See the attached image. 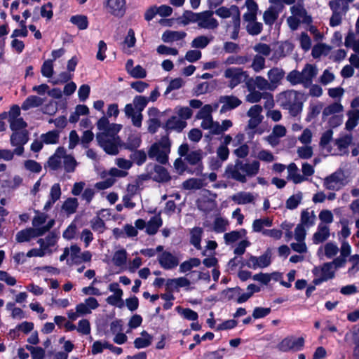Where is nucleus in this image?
Listing matches in <instances>:
<instances>
[{"label": "nucleus", "instance_id": "obj_1", "mask_svg": "<svg viewBox=\"0 0 359 359\" xmlns=\"http://www.w3.org/2000/svg\"><path fill=\"white\" fill-rule=\"evenodd\" d=\"M260 170V163L257 160L236 159L233 163H229L224 171L227 179L233 180L240 183H245L248 178L256 176Z\"/></svg>", "mask_w": 359, "mask_h": 359}, {"label": "nucleus", "instance_id": "obj_2", "mask_svg": "<svg viewBox=\"0 0 359 359\" xmlns=\"http://www.w3.org/2000/svg\"><path fill=\"white\" fill-rule=\"evenodd\" d=\"M304 94L294 90H287L278 95L280 107L288 111L292 116H297L302 110Z\"/></svg>", "mask_w": 359, "mask_h": 359}, {"label": "nucleus", "instance_id": "obj_3", "mask_svg": "<svg viewBox=\"0 0 359 359\" xmlns=\"http://www.w3.org/2000/svg\"><path fill=\"white\" fill-rule=\"evenodd\" d=\"M170 151V142L168 137H163L159 142L154 144L149 150V157L165 164Z\"/></svg>", "mask_w": 359, "mask_h": 359}, {"label": "nucleus", "instance_id": "obj_4", "mask_svg": "<svg viewBox=\"0 0 359 359\" xmlns=\"http://www.w3.org/2000/svg\"><path fill=\"white\" fill-rule=\"evenodd\" d=\"M96 139L99 145L108 154L116 155L118 153V146L120 144L118 136L110 135V134L107 133H100L97 134Z\"/></svg>", "mask_w": 359, "mask_h": 359}, {"label": "nucleus", "instance_id": "obj_5", "mask_svg": "<svg viewBox=\"0 0 359 359\" xmlns=\"http://www.w3.org/2000/svg\"><path fill=\"white\" fill-rule=\"evenodd\" d=\"M224 76L228 80V87L233 89L244 81L248 74L242 68L232 67L224 70Z\"/></svg>", "mask_w": 359, "mask_h": 359}, {"label": "nucleus", "instance_id": "obj_6", "mask_svg": "<svg viewBox=\"0 0 359 359\" xmlns=\"http://www.w3.org/2000/svg\"><path fill=\"white\" fill-rule=\"evenodd\" d=\"M329 6L332 11L330 18V25L331 27H336L341 24L343 17L347 13L349 6L343 3L341 0H332L329 3Z\"/></svg>", "mask_w": 359, "mask_h": 359}, {"label": "nucleus", "instance_id": "obj_7", "mask_svg": "<svg viewBox=\"0 0 359 359\" xmlns=\"http://www.w3.org/2000/svg\"><path fill=\"white\" fill-rule=\"evenodd\" d=\"M347 184L346 177L341 170H337L324 179L323 186L325 189L339 191Z\"/></svg>", "mask_w": 359, "mask_h": 359}, {"label": "nucleus", "instance_id": "obj_8", "mask_svg": "<svg viewBox=\"0 0 359 359\" xmlns=\"http://www.w3.org/2000/svg\"><path fill=\"white\" fill-rule=\"evenodd\" d=\"M312 272L315 276L313 280L315 285H320L325 281L332 279L335 274L334 269L330 262L314 267Z\"/></svg>", "mask_w": 359, "mask_h": 359}, {"label": "nucleus", "instance_id": "obj_9", "mask_svg": "<svg viewBox=\"0 0 359 359\" xmlns=\"http://www.w3.org/2000/svg\"><path fill=\"white\" fill-rule=\"evenodd\" d=\"M353 137L351 135H345L333 142V147L329 149V153L334 156H343L348 154V147L351 144Z\"/></svg>", "mask_w": 359, "mask_h": 359}, {"label": "nucleus", "instance_id": "obj_10", "mask_svg": "<svg viewBox=\"0 0 359 359\" xmlns=\"http://www.w3.org/2000/svg\"><path fill=\"white\" fill-rule=\"evenodd\" d=\"M29 140V135L27 130L13 132L11 135L10 142L12 147L15 148V153L17 156H22L24 153V145Z\"/></svg>", "mask_w": 359, "mask_h": 359}, {"label": "nucleus", "instance_id": "obj_11", "mask_svg": "<svg viewBox=\"0 0 359 359\" xmlns=\"http://www.w3.org/2000/svg\"><path fill=\"white\" fill-rule=\"evenodd\" d=\"M262 111L263 108L259 104H255L249 109L247 111V116L250 118L247 126L248 129L255 130L263 121Z\"/></svg>", "mask_w": 359, "mask_h": 359}, {"label": "nucleus", "instance_id": "obj_12", "mask_svg": "<svg viewBox=\"0 0 359 359\" xmlns=\"http://www.w3.org/2000/svg\"><path fill=\"white\" fill-rule=\"evenodd\" d=\"M304 339L303 337H290L284 339L278 345V348L284 352L298 351L303 348Z\"/></svg>", "mask_w": 359, "mask_h": 359}, {"label": "nucleus", "instance_id": "obj_13", "mask_svg": "<svg viewBox=\"0 0 359 359\" xmlns=\"http://www.w3.org/2000/svg\"><path fill=\"white\" fill-rule=\"evenodd\" d=\"M271 262V256L269 252H265L259 257L250 255L246 261L245 265L252 269H263L269 266Z\"/></svg>", "mask_w": 359, "mask_h": 359}, {"label": "nucleus", "instance_id": "obj_14", "mask_svg": "<svg viewBox=\"0 0 359 359\" xmlns=\"http://www.w3.org/2000/svg\"><path fill=\"white\" fill-rule=\"evenodd\" d=\"M214 12L205 11L199 13L198 26L200 28L206 29H215L218 27L219 22L213 17Z\"/></svg>", "mask_w": 359, "mask_h": 359}, {"label": "nucleus", "instance_id": "obj_15", "mask_svg": "<svg viewBox=\"0 0 359 359\" xmlns=\"http://www.w3.org/2000/svg\"><path fill=\"white\" fill-rule=\"evenodd\" d=\"M47 232V229H39L27 228L18 231L15 236V240L18 243L28 242L32 238L43 236Z\"/></svg>", "mask_w": 359, "mask_h": 359}, {"label": "nucleus", "instance_id": "obj_16", "mask_svg": "<svg viewBox=\"0 0 359 359\" xmlns=\"http://www.w3.org/2000/svg\"><path fill=\"white\" fill-rule=\"evenodd\" d=\"M100 306L98 301L93 297H90L84 299L83 302L76 306V310L79 313L81 316L90 314L93 310H95Z\"/></svg>", "mask_w": 359, "mask_h": 359}, {"label": "nucleus", "instance_id": "obj_17", "mask_svg": "<svg viewBox=\"0 0 359 359\" xmlns=\"http://www.w3.org/2000/svg\"><path fill=\"white\" fill-rule=\"evenodd\" d=\"M318 73V69L316 65L307 63L301 71L303 86L306 88L310 86Z\"/></svg>", "mask_w": 359, "mask_h": 359}, {"label": "nucleus", "instance_id": "obj_18", "mask_svg": "<svg viewBox=\"0 0 359 359\" xmlns=\"http://www.w3.org/2000/svg\"><path fill=\"white\" fill-rule=\"evenodd\" d=\"M219 102L222 104L221 114L232 110L242 104V101L234 95H222L219 98Z\"/></svg>", "mask_w": 359, "mask_h": 359}, {"label": "nucleus", "instance_id": "obj_19", "mask_svg": "<svg viewBox=\"0 0 359 359\" xmlns=\"http://www.w3.org/2000/svg\"><path fill=\"white\" fill-rule=\"evenodd\" d=\"M48 215L43 212H36L32 219V229H47V232L54 226L55 220L51 219L47 222Z\"/></svg>", "mask_w": 359, "mask_h": 359}, {"label": "nucleus", "instance_id": "obj_20", "mask_svg": "<svg viewBox=\"0 0 359 359\" xmlns=\"http://www.w3.org/2000/svg\"><path fill=\"white\" fill-rule=\"evenodd\" d=\"M66 150L63 147H58L53 155L49 157L45 168H48L51 170H58L62 168V160Z\"/></svg>", "mask_w": 359, "mask_h": 359}, {"label": "nucleus", "instance_id": "obj_21", "mask_svg": "<svg viewBox=\"0 0 359 359\" xmlns=\"http://www.w3.org/2000/svg\"><path fill=\"white\" fill-rule=\"evenodd\" d=\"M126 0H107V8L111 15L122 17L126 9Z\"/></svg>", "mask_w": 359, "mask_h": 359}, {"label": "nucleus", "instance_id": "obj_22", "mask_svg": "<svg viewBox=\"0 0 359 359\" xmlns=\"http://www.w3.org/2000/svg\"><path fill=\"white\" fill-rule=\"evenodd\" d=\"M290 10L292 15L299 19L302 23L309 24L311 22V18L307 14L302 0L299 1L297 4H294Z\"/></svg>", "mask_w": 359, "mask_h": 359}, {"label": "nucleus", "instance_id": "obj_23", "mask_svg": "<svg viewBox=\"0 0 359 359\" xmlns=\"http://www.w3.org/2000/svg\"><path fill=\"white\" fill-rule=\"evenodd\" d=\"M58 234L54 231H52L48 234L45 238H39L37 241V243L40 247L43 248V250L46 251L48 255L53 252L52 248L55 247L58 240Z\"/></svg>", "mask_w": 359, "mask_h": 359}, {"label": "nucleus", "instance_id": "obj_24", "mask_svg": "<svg viewBox=\"0 0 359 359\" xmlns=\"http://www.w3.org/2000/svg\"><path fill=\"white\" fill-rule=\"evenodd\" d=\"M160 265L165 269H172L179 264V259L169 252H163L158 257Z\"/></svg>", "mask_w": 359, "mask_h": 359}, {"label": "nucleus", "instance_id": "obj_25", "mask_svg": "<svg viewBox=\"0 0 359 359\" xmlns=\"http://www.w3.org/2000/svg\"><path fill=\"white\" fill-rule=\"evenodd\" d=\"M186 160L190 165H196L193 173H195L196 175H199L202 173V152L201 151H192L188 153L186 156Z\"/></svg>", "mask_w": 359, "mask_h": 359}, {"label": "nucleus", "instance_id": "obj_26", "mask_svg": "<svg viewBox=\"0 0 359 359\" xmlns=\"http://www.w3.org/2000/svg\"><path fill=\"white\" fill-rule=\"evenodd\" d=\"M330 236V226H325L323 224H318L316 231L313 235V243L314 244L322 243Z\"/></svg>", "mask_w": 359, "mask_h": 359}, {"label": "nucleus", "instance_id": "obj_27", "mask_svg": "<svg viewBox=\"0 0 359 359\" xmlns=\"http://www.w3.org/2000/svg\"><path fill=\"white\" fill-rule=\"evenodd\" d=\"M215 14L222 18L232 17V21L240 18V11L238 6H231L230 8L220 7L215 11Z\"/></svg>", "mask_w": 359, "mask_h": 359}, {"label": "nucleus", "instance_id": "obj_28", "mask_svg": "<svg viewBox=\"0 0 359 359\" xmlns=\"http://www.w3.org/2000/svg\"><path fill=\"white\" fill-rule=\"evenodd\" d=\"M285 76V72L279 67H273L267 72L269 81L271 83L272 88H276Z\"/></svg>", "mask_w": 359, "mask_h": 359}, {"label": "nucleus", "instance_id": "obj_29", "mask_svg": "<svg viewBox=\"0 0 359 359\" xmlns=\"http://www.w3.org/2000/svg\"><path fill=\"white\" fill-rule=\"evenodd\" d=\"M255 196L251 192L239 191L231 196V200L238 205L254 203Z\"/></svg>", "mask_w": 359, "mask_h": 359}, {"label": "nucleus", "instance_id": "obj_30", "mask_svg": "<svg viewBox=\"0 0 359 359\" xmlns=\"http://www.w3.org/2000/svg\"><path fill=\"white\" fill-rule=\"evenodd\" d=\"M287 179L294 184H299L306 180L305 176L299 173V168L294 163H291L287 166Z\"/></svg>", "mask_w": 359, "mask_h": 359}, {"label": "nucleus", "instance_id": "obj_31", "mask_svg": "<svg viewBox=\"0 0 359 359\" xmlns=\"http://www.w3.org/2000/svg\"><path fill=\"white\" fill-rule=\"evenodd\" d=\"M187 36L184 31L166 30L162 34V40L165 43H172L183 39Z\"/></svg>", "mask_w": 359, "mask_h": 359}, {"label": "nucleus", "instance_id": "obj_32", "mask_svg": "<svg viewBox=\"0 0 359 359\" xmlns=\"http://www.w3.org/2000/svg\"><path fill=\"white\" fill-rule=\"evenodd\" d=\"M45 102V99L36 95H30L27 97L22 102L21 108L27 111L32 108H36L41 106Z\"/></svg>", "mask_w": 359, "mask_h": 359}, {"label": "nucleus", "instance_id": "obj_33", "mask_svg": "<svg viewBox=\"0 0 359 359\" xmlns=\"http://www.w3.org/2000/svg\"><path fill=\"white\" fill-rule=\"evenodd\" d=\"M247 82H252V86H255V89L257 88L259 90H273V88L271 86V83H270L267 79L261 76L250 78Z\"/></svg>", "mask_w": 359, "mask_h": 359}, {"label": "nucleus", "instance_id": "obj_34", "mask_svg": "<svg viewBox=\"0 0 359 359\" xmlns=\"http://www.w3.org/2000/svg\"><path fill=\"white\" fill-rule=\"evenodd\" d=\"M186 126L187 122L175 116L170 117L165 123L167 130H172L177 132L182 131Z\"/></svg>", "mask_w": 359, "mask_h": 359}, {"label": "nucleus", "instance_id": "obj_35", "mask_svg": "<svg viewBox=\"0 0 359 359\" xmlns=\"http://www.w3.org/2000/svg\"><path fill=\"white\" fill-rule=\"evenodd\" d=\"M246 87L249 93L245 97V100L250 103H257L261 100L264 94L255 89L252 82H246Z\"/></svg>", "mask_w": 359, "mask_h": 359}, {"label": "nucleus", "instance_id": "obj_36", "mask_svg": "<svg viewBox=\"0 0 359 359\" xmlns=\"http://www.w3.org/2000/svg\"><path fill=\"white\" fill-rule=\"evenodd\" d=\"M316 219V215L313 211L304 210L302 212L300 223L303 226L310 228L315 224Z\"/></svg>", "mask_w": 359, "mask_h": 359}, {"label": "nucleus", "instance_id": "obj_37", "mask_svg": "<svg viewBox=\"0 0 359 359\" xmlns=\"http://www.w3.org/2000/svg\"><path fill=\"white\" fill-rule=\"evenodd\" d=\"M79 207V201L76 198H68L62 205V210L67 215H72L76 212Z\"/></svg>", "mask_w": 359, "mask_h": 359}, {"label": "nucleus", "instance_id": "obj_38", "mask_svg": "<svg viewBox=\"0 0 359 359\" xmlns=\"http://www.w3.org/2000/svg\"><path fill=\"white\" fill-rule=\"evenodd\" d=\"M348 120L345 123V128L347 130H351L357 126L359 122V109H351L346 114Z\"/></svg>", "mask_w": 359, "mask_h": 359}, {"label": "nucleus", "instance_id": "obj_39", "mask_svg": "<svg viewBox=\"0 0 359 359\" xmlns=\"http://www.w3.org/2000/svg\"><path fill=\"white\" fill-rule=\"evenodd\" d=\"M162 225V219L159 216H154L147 222L146 232L149 235L155 234Z\"/></svg>", "mask_w": 359, "mask_h": 359}, {"label": "nucleus", "instance_id": "obj_40", "mask_svg": "<svg viewBox=\"0 0 359 359\" xmlns=\"http://www.w3.org/2000/svg\"><path fill=\"white\" fill-rule=\"evenodd\" d=\"M273 224V221L269 217H264L254 220L252 223V229L255 232H262L265 230L264 227H271Z\"/></svg>", "mask_w": 359, "mask_h": 359}, {"label": "nucleus", "instance_id": "obj_41", "mask_svg": "<svg viewBox=\"0 0 359 359\" xmlns=\"http://www.w3.org/2000/svg\"><path fill=\"white\" fill-rule=\"evenodd\" d=\"M250 58L246 55H232L227 57L224 61L225 65H243L248 62Z\"/></svg>", "mask_w": 359, "mask_h": 359}, {"label": "nucleus", "instance_id": "obj_42", "mask_svg": "<svg viewBox=\"0 0 359 359\" xmlns=\"http://www.w3.org/2000/svg\"><path fill=\"white\" fill-rule=\"evenodd\" d=\"M152 341V337L146 331L141 333V337L135 339L134 345L137 348H143L149 346Z\"/></svg>", "mask_w": 359, "mask_h": 359}, {"label": "nucleus", "instance_id": "obj_43", "mask_svg": "<svg viewBox=\"0 0 359 359\" xmlns=\"http://www.w3.org/2000/svg\"><path fill=\"white\" fill-rule=\"evenodd\" d=\"M154 180L156 182H168L170 177L165 168L161 165H155L154 171Z\"/></svg>", "mask_w": 359, "mask_h": 359}, {"label": "nucleus", "instance_id": "obj_44", "mask_svg": "<svg viewBox=\"0 0 359 359\" xmlns=\"http://www.w3.org/2000/svg\"><path fill=\"white\" fill-rule=\"evenodd\" d=\"M63 167L66 172H74L78 165V162L75 158L70 155L66 154L63 156Z\"/></svg>", "mask_w": 359, "mask_h": 359}, {"label": "nucleus", "instance_id": "obj_45", "mask_svg": "<svg viewBox=\"0 0 359 359\" xmlns=\"http://www.w3.org/2000/svg\"><path fill=\"white\" fill-rule=\"evenodd\" d=\"M218 106V104H215L214 105L205 104L199 109L196 116V118L201 120L205 118L212 116V113L217 109Z\"/></svg>", "mask_w": 359, "mask_h": 359}, {"label": "nucleus", "instance_id": "obj_46", "mask_svg": "<svg viewBox=\"0 0 359 359\" xmlns=\"http://www.w3.org/2000/svg\"><path fill=\"white\" fill-rule=\"evenodd\" d=\"M190 243L198 250L201 248V241L203 234V229L200 227H195L191 231Z\"/></svg>", "mask_w": 359, "mask_h": 359}, {"label": "nucleus", "instance_id": "obj_47", "mask_svg": "<svg viewBox=\"0 0 359 359\" xmlns=\"http://www.w3.org/2000/svg\"><path fill=\"white\" fill-rule=\"evenodd\" d=\"M344 111V107L340 102H335L327 106L323 111V116H328L339 114Z\"/></svg>", "mask_w": 359, "mask_h": 359}, {"label": "nucleus", "instance_id": "obj_48", "mask_svg": "<svg viewBox=\"0 0 359 359\" xmlns=\"http://www.w3.org/2000/svg\"><path fill=\"white\" fill-rule=\"evenodd\" d=\"M202 121L201 123V127L203 130H210V133L212 134L215 133V132H217L218 130V122L214 121L212 116L205 118L203 119H201Z\"/></svg>", "mask_w": 359, "mask_h": 359}, {"label": "nucleus", "instance_id": "obj_49", "mask_svg": "<svg viewBox=\"0 0 359 359\" xmlns=\"http://www.w3.org/2000/svg\"><path fill=\"white\" fill-rule=\"evenodd\" d=\"M70 22L81 30L86 29L88 27V18L83 15H76L72 16Z\"/></svg>", "mask_w": 359, "mask_h": 359}, {"label": "nucleus", "instance_id": "obj_50", "mask_svg": "<svg viewBox=\"0 0 359 359\" xmlns=\"http://www.w3.org/2000/svg\"><path fill=\"white\" fill-rule=\"evenodd\" d=\"M330 50V46L325 43H318L313 46L311 55L314 58H319L322 55H327Z\"/></svg>", "mask_w": 359, "mask_h": 359}, {"label": "nucleus", "instance_id": "obj_51", "mask_svg": "<svg viewBox=\"0 0 359 359\" xmlns=\"http://www.w3.org/2000/svg\"><path fill=\"white\" fill-rule=\"evenodd\" d=\"M344 44L359 54V39L353 32H349L345 38Z\"/></svg>", "mask_w": 359, "mask_h": 359}, {"label": "nucleus", "instance_id": "obj_52", "mask_svg": "<svg viewBox=\"0 0 359 359\" xmlns=\"http://www.w3.org/2000/svg\"><path fill=\"white\" fill-rule=\"evenodd\" d=\"M229 225V222L226 219L217 217L213 222V230L216 233H223L227 230Z\"/></svg>", "mask_w": 359, "mask_h": 359}, {"label": "nucleus", "instance_id": "obj_53", "mask_svg": "<svg viewBox=\"0 0 359 359\" xmlns=\"http://www.w3.org/2000/svg\"><path fill=\"white\" fill-rule=\"evenodd\" d=\"M333 131L327 130L324 132L321 136L320 146L329 153V149L332 148L330 143L332 140Z\"/></svg>", "mask_w": 359, "mask_h": 359}, {"label": "nucleus", "instance_id": "obj_54", "mask_svg": "<svg viewBox=\"0 0 359 359\" xmlns=\"http://www.w3.org/2000/svg\"><path fill=\"white\" fill-rule=\"evenodd\" d=\"M203 186V180L198 178H190L182 184L183 188L187 190L200 189Z\"/></svg>", "mask_w": 359, "mask_h": 359}, {"label": "nucleus", "instance_id": "obj_55", "mask_svg": "<svg viewBox=\"0 0 359 359\" xmlns=\"http://www.w3.org/2000/svg\"><path fill=\"white\" fill-rule=\"evenodd\" d=\"M201 263V262L198 258H191L189 260L183 262L180 265V271L181 273H186L194 267H198Z\"/></svg>", "mask_w": 359, "mask_h": 359}, {"label": "nucleus", "instance_id": "obj_56", "mask_svg": "<svg viewBox=\"0 0 359 359\" xmlns=\"http://www.w3.org/2000/svg\"><path fill=\"white\" fill-rule=\"evenodd\" d=\"M141 142V137L139 134H131L125 143V148L130 150L136 149L140 146Z\"/></svg>", "mask_w": 359, "mask_h": 359}, {"label": "nucleus", "instance_id": "obj_57", "mask_svg": "<svg viewBox=\"0 0 359 359\" xmlns=\"http://www.w3.org/2000/svg\"><path fill=\"white\" fill-rule=\"evenodd\" d=\"M40 139L42 140L43 144H56L59 140V134L57 131H49L41 135Z\"/></svg>", "mask_w": 359, "mask_h": 359}, {"label": "nucleus", "instance_id": "obj_58", "mask_svg": "<svg viewBox=\"0 0 359 359\" xmlns=\"http://www.w3.org/2000/svg\"><path fill=\"white\" fill-rule=\"evenodd\" d=\"M127 261V252L125 250H120L115 252L112 262L116 266H122L126 264Z\"/></svg>", "mask_w": 359, "mask_h": 359}, {"label": "nucleus", "instance_id": "obj_59", "mask_svg": "<svg viewBox=\"0 0 359 359\" xmlns=\"http://www.w3.org/2000/svg\"><path fill=\"white\" fill-rule=\"evenodd\" d=\"M286 80L292 86H296L298 84H302L303 86V80L302 78V74L300 71L294 69L290 72L286 76Z\"/></svg>", "mask_w": 359, "mask_h": 359}, {"label": "nucleus", "instance_id": "obj_60", "mask_svg": "<svg viewBox=\"0 0 359 359\" xmlns=\"http://www.w3.org/2000/svg\"><path fill=\"white\" fill-rule=\"evenodd\" d=\"M280 11H276L274 8H269L263 15V19L266 25H271L278 18Z\"/></svg>", "mask_w": 359, "mask_h": 359}, {"label": "nucleus", "instance_id": "obj_61", "mask_svg": "<svg viewBox=\"0 0 359 359\" xmlns=\"http://www.w3.org/2000/svg\"><path fill=\"white\" fill-rule=\"evenodd\" d=\"M245 232V230L241 231H232L229 233H226L224 235V239L226 245L232 244L242 238V233Z\"/></svg>", "mask_w": 359, "mask_h": 359}, {"label": "nucleus", "instance_id": "obj_62", "mask_svg": "<svg viewBox=\"0 0 359 359\" xmlns=\"http://www.w3.org/2000/svg\"><path fill=\"white\" fill-rule=\"evenodd\" d=\"M212 38L206 36H199L196 37L191 42V47L194 48H205L210 42Z\"/></svg>", "mask_w": 359, "mask_h": 359}, {"label": "nucleus", "instance_id": "obj_63", "mask_svg": "<svg viewBox=\"0 0 359 359\" xmlns=\"http://www.w3.org/2000/svg\"><path fill=\"white\" fill-rule=\"evenodd\" d=\"M318 217L320 221L319 224H323L327 226H330L329 225L334 221L333 214L329 210H323L320 211Z\"/></svg>", "mask_w": 359, "mask_h": 359}, {"label": "nucleus", "instance_id": "obj_64", "mask_svg": "<svg viewBox=\"0 0 359 359\" xmlns=\"http://www.w3.org/2000/svg\"><path fill=\"white\" fill-rule=\"evenodd\" d=\"M41 72L43 76L50 78L53 75V60H46L43 62Z\"/></svg>", "mask_w": 359, "mask_h": 359}]
</instances>
